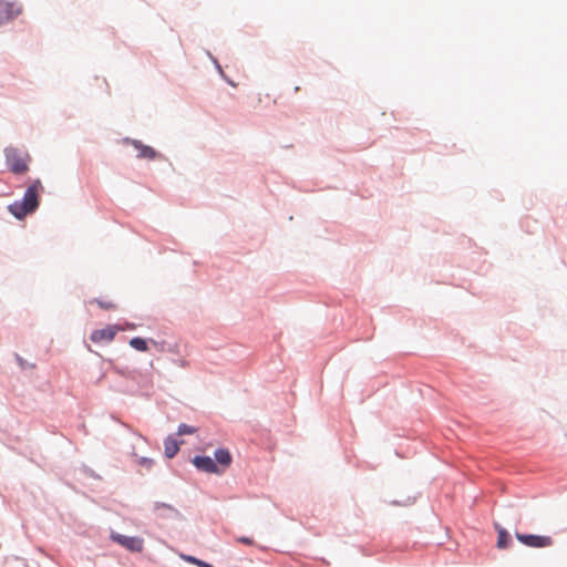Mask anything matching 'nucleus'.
<instances>
[{
    "label": "nucleus",
    "mask_w": 567,
    "mask_h": 567,
    "mask_svg": "<svg viewBox=\"0 0 567 567\" xmlns=\"http://www.w3.org/2000/svg\"><path fill=\"white\" fill-rule=\"evenodd\" d=\"M43 189L39 179L32 182L27 188L22 200H17L9 205V212L18 219L24 218L28 214L34 212L39 206V194Z\"/></svg>",
    "instance_id": "1"
},
{
    "label": "nucleus",
    "mask_w": 567,
    "mask_h": 567,
    "mask_svg": "<svg viewBox=\"0 0 567 567\" xmlns=\"http://www.w3.org/2000/svg\"><path fill=\"white\" fill-rule=\"evenodd\" d=\"M22 11L20 4L0 0V25L13 20Z\"/></svg>",
    "instance_id": "5"
},
{
    "label": "nucleus",
    "mask_w": 567,
    "mask_h": 567,
    "mask_svg": "<svg viewBox=\"0 0 567 567\" xmlns=\"http://www.w3.org/2000/svg\"><path fill=\"white\" fill-rule=\"evenodd\" d=\"M6 161L9 169L14 174H24L29 169L30 156L18 148H6Z\"/></svg>",
    "instance_id": "2"
},
{
    "label": "nucleus",
    "mask_w": 567,
    "mask_h": 567,
    "mask_svg": "<svg viewBox=\"0 0 567 567\" xmlns=\"http://www.w3.org/2000/svg\"><path fill=\"white\" fill-rule=\"evenodd\" d=\"M516 538L524 545L528 547H549L553 545V539L549 536H538V535H526V534H516Z\"/></svg>",
    "instance_id": "6"
},
{
    "label": "nucleus",
    "mask_w": 567,
    "mask_h": 567,
    "mask_svg": "<svg viewBox=\"0 0 567 567\" xmlns=\"http://www.w3.org/2000/svg\"><path fill=\"white\" fill-rule=\"evenodd\" d=\"M92 302H95L100 308L105 309V310H113L116 308V305L112 301H104V300L95 299Z\"/></svg>",
    "instance_id": "14"
},
{
    "label": "nucleus",
    "mask_w": 567,
    "mask_h": 567,
    "mask_svg": "<svg viewBox=\"0 0 567 567\" xmlns=\"http://www.w3.org/2000/svg\"><path fill=\"white\" fill-rule=\"evenodd\" d=\"M495 527H496L497 534H498L497 547L499 549L506 548L511 543L509 534L507 533V530L505 528L501 527L498 524H496Z\"/></svg>",
    "instance_id": "11"
},
{
    "label": "nucleus",
    "mask_w": 567,
    "mask_h": 567,
    "mask_svg": "<svg viewBox=\"0 0 567 567\" xmlns=\"http://www.w3.org/2000/svg\"><path fill=\"white\" fill-rule=\"evenodd\" d=\"M125 143L133 145L138 151L140 158L154 159L157 153L151 146L144 145L142 142L136 140H125Z\"/></svg>",
    "instance_id": "8"
},
{
    "label": "nucleus",
    "mask_w": 567,
    "mask_h": 567,
    "mask_svg": "<svg viewBox=\"0 0 567 567\" xmlns=\"http://www.w3.org/2000/svg\"><path fill=\"white\" fill-rule=\"evenodd\" d=\"M164 451H165V455L168 458H172L179 451V443L175 439L169 436L164 442Z\"/></svg>",
    "instance_id": "10"
},
{
    "label": "nucleus",
    "mask_w": 567,
    "mask_h": 567,
    "mask_svg": "<svg viewBox=\"0 0 567 567\" xmlns=\"http://www.w3.org/2000/svg\"><path fill=\"white\" fill-rule=\"evenodd\" d=\"M118 331H125L120 324H109L102 329L93 330L90 334V340L93 343H110L114 340Z\"/></svg>",
    "instance_id": "3"
},
{
    "label": "nucleus",
    "mask_w": 567,
    "mask_h": 567,
    "mask_svg": "<svg viewBox=\"0 0 567 567\" xmlns=\"http://www.w3.org/2000/svg\"><path fill=\"white\" fill-rule=\"evenodd\" d=\"M215 460L216 464L220 468L221 473H224L231 464L233 457L228 450L226 449H218L215 451Z\"/></svg>",
    "instance_id": "9"
},
{
    "label": "nucleus",
    "mask_w": 567,
    "mask_h": 567,
    "mask_svg": "<svg viewBox=\"0 0 567 567\" xmlns=\"http://www.w3.org/2000/svg\"><path fill=\"white\" fill-rule=\"evenodd\" d=\"M120 327L125 328V330H134L136 328L134 323H125L124 326Z\"/></svg>",
    "instance_id": "16"
},
{
    "label": "nucleus",
    "mask_w": 567,
    "mask_h": 567,
    "mask_svg": "<svg viewBox=\"0 0 567 567\" xmlns=\"http://www.w3.org/2000/svg\"><path fill=\"white\" fill-rule=\"evenodd\" d=\"M236 540L238 543H243L245 545H248V546H251L254 545V539L250 538V537H245V536H241V537H237Z\"/></svg>",
    "instance_id": "15"
},
{
    "label": "nucleus",
    "mask_w": 567,
    "mask_h": 567,
    "mask_svg": "<svg viewBox=\"0 0 567 567\" xmlns=\"http://www.w3.org/2000/svg\"><path fill=\"white\" fill-rule=\"evenodd\" d=\"M112 540L133 553H141L144 548V540L140 537H131L117 533L111 534Z\"/></svg>",
    "instance_id": "4"
},
{
    "label": "nucleus",
    "mask_w": 567,
    "mask_h": 567,
    "mask_svg": "<svg viewBox=\"0 0 567 567\" xmlns=\"http://www.w3.org/2000/svg\"><path fill=\"white\" fill-rule=\"evenodd\" d=\"M130 346L141 352H146L148 350L147 342L140 337L132 338L130 340Z\"/></svg>",
    "instance_id": "12"
},
{
    "label": "nucleus",
    "mask_w": 567,
    "mask_h": 567,
    "mask_svg": "<svg viewBox=\"0 0 567 567\" xmlns=\"http://www.w3.org/2000/svg\"><path fill=\"white\" fill-rule=\"evenodd\" d=\"M141 464H142V465H145V466H151L152 461H151V460H147V458H142V460H141Z\"/></svg>",
    "instance_id": "17"
},
{
    "label": "nucleus",
    "mask_w": 567,
    "mask_h": 567,
    "mask_svg": "<svg viewBox=\"0 0 567 567\" xmlns=\"http://www.w3.org/2000/svg\"><path fill=\"white\" fill-rule=\"evenodd\" d=\"M196 431H197L196 427L183 423V424H179L177 434L178 435L194 434Z\"/></svg>",
    "instance_id": "13"
},
{
    "label": "nucleus",
    "mask_w": 567,
    "mask_h": 567,
    "mask_svg": "<svg viewBox=\"0 0 567 567\" xmlns=\"http://www.w3.org/2000/svg\"><path fill=\"white\" fill-rule=\"evenodd\" d=\"M193 464L199 471L213 474H221V471L218 467V465L209 456H195L193 460Z\"/></svg>",
    "instance_id": "7"
}]
</instances>
